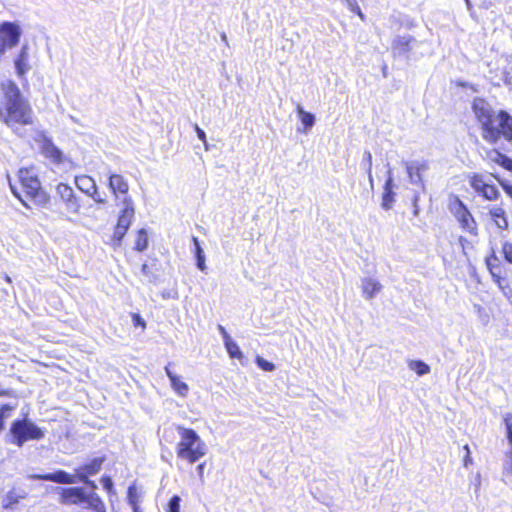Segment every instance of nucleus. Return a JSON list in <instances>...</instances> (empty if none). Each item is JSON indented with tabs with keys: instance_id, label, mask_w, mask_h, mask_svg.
<instances>
[{
	"instance_id": "nucleus-8",
	"label": "nucleus",
	"mask_w": 512,
	"mask_h": 512,
	"mask_svg": "<svg viewBox=\"0 0 512 512\" xmlns=\"http://www.w3.org/2000/svg\"><path fill=\"white\" fill-rule=\"evenodd\" d=\"M122 203L123 208L118 215L117 223L111 236V245L115 248L121 246L122 240L130 228L136 213L131 197H125Z\"/></svg>"
},
{
	"instance_id": "nucleus-7",
	"label": "nucleus",
	"mask_w": 512,
	"mask_h": 512,
	"mask_svg": "<svg viewBox=\"0 0 512 512\" xmlns=\"http://www.w3.org/2000/svg\"><path fill=\"white\" fill-rule=\"evenodd\" d=\"M11 443L22 447L28 441H39L44 438L45 430L38 427L28 418L14 420L9 428Z\"/></svg>"
},
{
	"instance_id": "nucleus-41",
	"label": "nucleus",
	"mask_w": 512,
	"mask_h": 512,
	"mask_svg": "<svg viewBox=\"0 0 512 512\" xmlns=\"http://www.w3.org/2000/svg\"><path fill=\"white\" fill-rule=\"evenodd\" d=\"M88 196L92 197L93 200L98 203V204H105L106 203V200L104 198H102L99 193L97 192V194H89Z\"/></svg>"
},
{
	"instance_id": "nucleus-12",
	"label": "nucleus",
	"mask_w": 512,
	"mask_h": 512,
	"mask_svg": "<svg viewBox=\"0 0 512 512\" xmlns=\"http://www.w3.org/2000/svg\"><path fill=\"white\" fill-rule=\"evenodd\" d=\"M56 195L55 202L61 212L67 214H78L80 212V201L68 184L59 183L56 186Z\"/></svg>"
},
{
	"instance_id": "nucleus-13",
	"label": "nucleus",
	"mask_w": 512,
	"mask_h": 512,
	"mask_svg": "<svg viewBox=\"0 0 512 512\" xmlns=\"http://www.w3.org/2000/svg\"><path fill=\"white\" fill-rule=\"evenodd\" d=\"M40 152L55 165H60L64 162L63 152L47 137H44L41 141Z\"/></svg>"
},
{
	"instance_id": "nucleus-21",
	"label": "nucleus",
	"mask_w": 512,
	"mask_h": 512,
	"mask_svg": "<svg viewBox=\"0 0 512 512\" xmlns=\"http://www.w3.org/2000/svg\"><path fill=\"white\" fill-rule=\"evenodd\" d=\"M382 289L379 281L372 278H365L362 281V293L368 300L374 298Z\"/></svg>"
},
{
	"instance_id": "nucleus-48",
	"label": "nucleus",
	"mask_w": 512,
	"mask_h": 512,
	"mask_svg": "<svg viewBox=\"0 0 512 512\" xmlns=\"http://www.w3.org/2000/svg\"><path fill=\"white\" fill-rule=\"evenodd\" d=\"M133 512H141V510H140V509H138V510H133Z\"/></svg>"
},
{
	"instance_id": "nucleus-45",
	"label": "nucleus",
	"mask_w": 512,
	"mask_h": 512,
	"mask_svg": "<svg viewBox=\"0 0 512 512\" xmlns=\"http://www.w3.org/2000/svg\"><path fill=\"white\" fill-rule=\"evenodd\" d=\"M414 170H418V168H416L414 166L407 167V172L409 173L410 176H412Z\"/></svg>"
},
{
	"instance_id": "nucleus-18",
	"label": "nucleus",
	"mask_w": 512,
	"mask_h": 512,
	"mask_svg": "<svg viewBox=\"0 0 512 512\" xmlns=\"http://www.w3.org/2000/svg\"><path fill=\"white\" fill-rule=\"evenodd\" d=\"M14 64L17 75L23 78L30 69L28 47L26 45L22 46L19 54L15 58Z\"/></svg>"
},
{
	"instance_id": "nucleus-6",
	"label": "nucleus",
	"mask_w": 512,
	"mask_h": 512,
	"mask_svg": "<svg viewBox=\"0 0 512 512\" xmlns=\"http://www.w3.org/2000/svg\"><path fill=\"white\" fill-rule=\"evenodd\" d=\"M59 503L62 505H85L94 512H107L101 497L95 493H87L83 487H61L58 489Z\"/></svg>"
},
{
	"instance_id": "nucleus-43",
	"label": "nucleus",
	"mask_w": 512,
	"mask_h": 512,
	"mask_svg": "<svg viewBox=\"0 0 512 512\" xmlns=\"http://www.w3.org/2000/svg\"><path fill=\"white\" fill-rule=\"evenodd\" d=\"M204 468H205V462L200 463L197 466V472H198L200 480H203V478H204Z\"/></svg>"
},
{
	"instance_id": "nucleus-16",
	"label": "nucleus",
	"mask_w": 512,
	"mask_h": 512,
	"mask_svg": "<svg viewBox=\"0 0 512 512\" xmlns=\"http://www.w3.org/2000/svg\"><path fill=\"white\" fill-rule=\"evenodd\" d=\"M485 154V161L488 164L498 165L512 173V158L508 157L496 148L488 149Z\"/></svg>"
},
{
	"instance_id": "nucleus-20",
	"label": "nucleus",
	"mask_w": 512,
	"mask_h": 512,
	"mask_svg": "<svg viewBox=\"0 0 512 512\" xmlns=\"http://www.w3.org/2000/svg\"><path fill=\"white\" fill-rule=\"evenodd\" d=\"M75 184L79 190L85 194H97V186L94 179L88 175H80L75 177Z\"/></svg>"
},
{
	"instance_id": "nucleus-28",
	"label": "nucleus",
	"mask_w": 512,
	"mask_h": 512,
	"mask_svg": "<svg viewBox=\"0 0 512 512\" xmlns=\"http://www.w3.org/2000/svg\"><path fill=\"white\" fill-rule=\"evenodd\" d=\"M410 368L414 370L419 376L428 374L430 372V367L428 364L421 360H414L410 363Z\"/></svg>"
},
{
	"instance_id": "nucleus-40",
	"label": "nucleus",
	"mask_w": 512,
	"mask_h": 512,
	"mask_svg": "<svg viewBox=\"0 0 512 512\" xmlns=\"http://www.w3.org/2000/svg\"><path fill=\"white\" fill-rule=\"evenodd\" d=\"M195 130H196V133H197V136L199 137V139L203 143H206V134H205V132L198 125H195Z\"/></svg>"
},
{
	"instance_id": "nucleus-35",
	"label": "nucleus",
	"mask_w": 512,
	"mask_h": 512,
	"mask_svg": "<svg viewBox=\"0 0 512 512\" xmlns=\"http://www.w3.org/2000/svg\"><path fill=\"white\" fill-rule=\"evenodd\" d=\"M14 410V406L10 404H1L0 405V421L4 423L5 419L9 416V413Z\"/></svg>"
},
{
	"instance_id": "nucleus-38",
	"label": "nucleus",
	"mask_w": 512,
	"mask_h": 512,
	"mask_svg": "<svg viewBox=\"0 0 512 512\" xmlns=\"http://www.w3.org/2000/svg\"><path fill=\"white\" fill-rule=\"evenodd\" d=\"M100 481H101V484H102L103 488L108 493H112L113 492V482H112L111 477H109L107 475L102 476Z\"/></svg>"
},
{
	"instance_id": "nucleus-32",
	"label": "nucleus",
	"mask_w": 512,
	"mask_h": 512,
	"mask_svg": "<svg viewBox=\"0 0 512 512\" xmlns=\"http://www.w3.org/2000/svg\"><path fill=\"white\" fill-rule=\"evenodd\" d=\"M255 363L263 371L272 372L273 370H275V365L261 356H256Z\"/></svg>"
},
{
	"instance_id": "nucleus-34",
	"label": "nucleus",
	"mask_w": 512,
	"mask_h": 512,
	"mask_svg": "<svg viewBox=\"0 0 512 512\" xmlns=\"http://www.w3.org/2000/svg\"><path fill=\"white\" fill-rule=\"evenodd\" d=\"M502 254L504 259L512 264V243L505 242L502 245Z\"/></svg>"
},
{
	"instance_id": "nucleus-11",
	"label": "nucleus",
	"mask_w": 512,
	"mask_h": 512,
	"mask_svg": "<svg viewBox=\"0 0 512 512\" xmlns=\"http://www.w3.org/2000/svg\"><path fill=\"white\" fill-rule=\"evenodd\" d=\"M467 181L474 193L484 201L496 202L500 199L498 187L489 182L483 173L472 172L467 176Z\"/></svg>"
},
{
	"instance_id": "nucleus-42",
	"label": "nucleus",
	"mask_w": 512,
	"mask_h": 512,
	"mask_svg": "<svg viewBox=\"0 0 512 512\" xmlns=\"http://www.w3.org/2000/svg\"><path fill=\"white\" fill-rule=\"evenodd\" d=\"M219 331H220V333H221V335L223 337L224 342H226L227 340L232 339L230 337V335L227 333L226 329L223 326H221V325L219 326Z\"/></svg>"
},
{
	"instance_id": "nucleus-44",
	"label": "nucleus",
	"mask_w": 512,
	"mask_h": 512,
	"mask_svg": "<svg viewBox=\"0 0 512 512\" xmlns=\"http://www.w3.org/2000/svg\"><path fill=\"white\" fill-rule=\"evenodd\" d=\"M141 271H142L143 274H145L147 276L153 275L149 265L146 264V263L142 264Z\"/></svg>"
},
{
	"instance_id": "nucleus-47",
	"label": "nucleus",
	"mask_w": 512,
	"mask_h": 512,
	"mask_svg": "<svg viewBox=\"0 0 512 512\" xmlns=\"http://www.w3.org/2000/svg\"><path fill=\"white\" fill-rule=\"evenodd\" d=\"M3 428H4V423H2V422L0 421V432L3 430Z\"/></svg>"
},
{
	"instance_id": "nucleus-17",
	"label": "nucleus",
	"mask_w": 512,
	"mask_h": 512,
	"mask_svg": "<svg viewBox=\"0 0 512 512\" xmlns=\"http://www.w3.org/2000/svg\"><path fill=\"white\" fill-rule=\"evenodd\" d=\"M415 38L411 35L397 36L392 42V50L398 55H404L412 50Z\"/></svg>"
},
{
	"instance_id": "nucleus-25",
	"label": "nucleus",
	"mask_w": 512,
	"mask_h": 512,
	"mask_svg": "<svg viewBox=\"0 0 512 512\" xmlns=\"http://www.w3.org/2000/svg\"><path fill=\"white\" fill-rule=\"evenodd\" d=\"M147 246H148L147 233L144 229H139L136 232L134 249L136 251L142 252L147 248Z\"/></svg>"
},
{
	"instance_id": "nucleus-5",
	"label": "nucleus",
	"mask_w": 512,
	"mask_h": 512,
	"mask_svg": "<svg viewBox=\"0 0 512 512\" xmlns=\"http://www.w3.org/2000/svg\"><path fill=\"white\" fill-rule=\"evenodd\" d=\"M176 430L180 436L176 446L179 459L194 464L206 455L207 446L194 429L178 425Z\"/></svg>"
},
{
	"instance_id": "nucleus-29",
	"label": "nucleus",
	"mask_w": 512,
	"mask_h": 512,
	"mask_svg": "<svg viewBox=\"0 0 512 512\" xmlns=\"http://www.w3.org/2000/svg\"><path fill=\"white\" fill-rule=\"evenodd\" d=\"M127 500L129 505L132 507V510H138L139 507V499L136 488L134 486H130L127 491Z\"/></svg>"
},
{
	"instance_id": "nucleus-10",
	"label": "nucleus",
	"mask_w": 512,
	"mask_h": 512,
	"mask_svg": "<svg viewBox=\"0 0 512 512\" xmlns=\"http://www.w3.org/2000/svg\"><path fill=\"white\" fill-rule=\"evenodd\" d=\"M448 209L453 217L457 220L462 230L473 236L478 234V225L475 218L465 203L458 196H453L450 198Z\"/></svg>"
},
{
	"instance_id": "nucleus-30",
	"label": "nucleus",
	"mask_w": 512,
	"mask_h": 512,
	"mask_svg": "<svg viewBox=\"0 0 512 512\" xmlns=\"http://www.w3.org/2000/svg\"><path fill=\"white\" fill-rule=\"evenodd\" d=\"M506 428V437L510 445V453L512 454V413H506L503 417Z\"/></svg>"
},
{
	"instance_id": "nucleus-19",
	"label": "nucleus",
	"mask_w": 512,
	"mask_h": 512,
	"mask_svg": "<svg viewBox=\"0 0 512 512\" xmlns=\"http://www.w3.org/2000/svg\"><path fill=\"white\" fill-rule=\"evenodd\" d=\"M394 183L393 179L389 177L383 186L382 202L381 206L383 209L389 210L395 201V193L393 191Z\"/></svg>"
},
{
	"instance_id": "nucleus-22",
	"label": "nucleus",
	"mask_w": 512,
	"mask_h": 512,
	"mask_svg": "<svg viewBox=\"0 0 512 512\" xmlns=\"http://www.w3.org/2000/svg\"><path fill=\"white\" fill-rule=\"evenodd\" d=\"M166 374L170 380L171 386L174 391L180 396H186L188 394L189 388L188 385L180 379L177 375H175L168 366L165 367Z\"/></svg>"
},
{
	"instance_id": "nucleus-4",
	"label": "nucleus",
	"mask_w": 512,
	"mask_h": 512,
	"mask_svg": "<svg viewBox=\"0 0 512 512\" xmlns=\"http://www.w3.org/2000/svg\"><path fill=\"white\" fill-rule=\"evenodd\" d=\"M18 176L22 194L14 189L13 193L25 207L32 208V205L44 207L49 204L50 196L42 189L38 177L30 169L21 168Z\"/></svg>"
},
{
	"instance_id": "nucleus-31",
	"label": "nucleus",
	"mask_w": 512,
	"mask_h": 512,
	"mask_svg": "<svg viewBox=\"0 0 512 512\" xmlns=\"http://www.w3.org/2000/svg\"><path fill=\"white\" fill-rule=\"evenodd\" d=\"M491 175L498 182L506 195L512 200V184L509 181L501 178L498 174Z\"/></svg>"
},
{
	"instance_id": "nucleus-24",
	"label": "nucleus",
	"mask_w": 512,
	"mask_h": 512,
	"mask_svg": "<svg viewBox=\"0 0 512 512\" xmlns=\"http://www.w3.org/2000/svg\"><path fill=\"white\" fill-rule=\"evenodd\" d=\"M24 498H25V495L20 496V495H17L14 490H10L6 494L5 498L3 499L2 507L4 509H11L19 503L20 499H24Z\"/></svg>"
},
{
	"instance_id": "nucleus-14",
	"label": "nucleus",
	"mask_w": 512,
	"mask_h": 512,
	"mask_svg": "<svg viewBox=\"0 0 512 512\" xmlns=\"http://www.w3.org/2000/svg\"><path fill=\"white\" fill-rule=\"evenodd\" d=\"M487 215L490 223L497 229L504 231L509 227L508 214L502 205H491L488 207Z\"/></svg>"
},
{
	"instance_id": "nucleus-39",
	"label": "nucleus",
	"mask_w": 512,
	"mask_h": 512,
	"mask_svg": "<svg viewBox=\"0 0 512 512\" xmlns=\"http://www.w3.org/2000/svg\"><path fill=\"white\" fill-rule=\"evenodd\" d=\"M349 8L353 13L357 14L362 20L365 19V15L362 13L359 5L355 1L349 4Z\"/></svg>"
},
{
	"instance_id": "nucleus-36",
	"label": "nucleus",
	"mask_w": 512,
	"mask_h": 512,
	"mask_svg": "<svg viewBox=\"0 0 512 512\" xmlns=\"http://www.w3.org/2000/svg\"><path fill=\"white\" fill-rule=\"evenodd\" d=\"M132 323L135 327H141L142 330H145L146 328V322L145 320L140 316L139 313H132L131 314Z\"/></svg>"
},
{
	"instance_id": "nucleus-9",
	"label": "nucleus",
	"mask_w": 512,
	"mask_h": 512,
	"mask_svg": "<svg viewBox=\"0 0 512 512\" xmlns=\"http://www.w3.org/2000/svg\"><path fill=\"white\" fill-rule=\"evenodd\" d=\"M485 262L494 283L498 286L504 296L512 302V283L507 276L505 266L501 263L495 251H492L486 257Z\"/></svg>"
},
{
	"instance_id": "nucleus-26",
	"label": "nucleus",
	"mask_w": 512,
	"mask_h": 512,
	"mask_svg": "<svg viewBox=\"0 0 512 512\" xmlns=\"http://www.w3.org/2000/svg\"><path fill=\"white\" fill-rule=\"evenodd\" d=\"M226 350L229 354V356L233 359H239L241 360L243 358V352L241 351L239 345L233 341L232 339L227 340L224 342Z\"/></svg>"
},
{
	"instance_id": "nucleus-1",
	"label": "nucleus",
	"mask_w": 512,
	"mask_h": 512,
	"mask_svg": "<svg viewBox=\"0 0 512 512\" xmlns=\"http://www.w3.org/2000/svg\"><path fill=\"white\" fill-rule=\"evenodd\" d=\"M471 109L484 141L491 145L501 139L512 143V116L507 111H495L483 97H475Z\"/></svg>"
},
{
	"instance_id": "nucleus-33",
	"label": "nucleus",
	"mask_w": 512,
	"mask_h": 512,
	"mask_svg": "<svg viewBox=\"0 0 512 512\" xmlns=\"http://www.w3.org/2000/svg\"><path fill=\"white\" fill-rule=\"evenodd\" d=\"M181 498L178 495H174L170 498L166 512H180Z\"/></svg>"
},
{
	"instance_id": "nucleus-15",
	"label": "nucleus",
	"mask_w": 512,
	"mask_h": 512,
	"mask_svg": "<svg viewBox=\"0 0 512 512\" xmlns=\"http://www.w3.org/2000/svg\"><path fill=\"white\" fill-rule=\"evenodd\" d=\"M108 187L115 198H118L120 196H123V199L125 197H130L128 195L129 183L127 179H125V177L121 174H110L108 178Z\"/></svg>"
},
{
	"instance_id": "nucleus-23",
	"label": "nucleus",
	"mask_w": 512,
	"mask_h": 512,
	"mask_svg": "<svg viewBox=\"0 0 512 512\" xmlns=\"http://www.w3.org/2000/svg\"><path fill=\"white\" fill-rule=\"evenodd\" d=\"M296 112L305 130H309L315 123L314 115L305 111L300 105L296 107Z\"/></svg>"
},
{
	"instance_id": "nucleus-37",
	"label": "nucleus",
	"mask_w": 512,
	"mask_h": 512,
	"mask_svg": "<svg viewBox=\"0 0 512 512\" xmlns=\"http://www.w3.org/2000/svg\"><path fill=\"white\" fill-rule=\"evenodd\" d=\"M463 450L465 451L464 457H463V465H464V467H468L473 462L469 445L465 444L463 446Z\"/></svg>"
},
{
	"instance_id": "nucleus-3",
	"label": "nucleus",
	"mask_w": 512,
	"mask_h": 512,
	"mask_svg": "<svg viewBox=\"0 0 512 512\" xmlns=\"http://www.w3.org/2000/svg\"><path fill=\"white\" fill-rule=\"evenodd\" d=\"M105 460V456L90 459L88 462L77 467L74 474H69L64 470H56L52 473L32 474L29 478L32 480L50 481L66 485L83 482L89 484L92 488H95L94 482L89 481V477L100 472Z\"/></svg>"
},
{
	"instance_id": "nucleus-46",
	"label": "nucleus",
	"mask_w": 512,
	"mask_h": 512,
	"mask_svg": "<svg viewBox=\"0 0 512 512\" xmlns=\"http://www.w3.org/2000/svg\"><path fill=\"white\" fill-rule=\"evenodd\" d=\"M366 156H367V160H368V163H369V168L371 167V162H372V155L370 152H366Z\"/></svg>"
},
{
	"instance_id": "nucleus-27",
	"label": "nucleus",
	"mask_w": 512,
	"mask_h": 512,
	"mask_svg": "<svg viewBox=\"0 0 512 512\" xmlns=\"http://www.w3.org/2000/svg\"><path fill=\"white\" fill-rule=\"evenodd\" d=\"M192 241H193V244H194V247H195V255H196V258H197V267L201 271H204L206 266H205V256H204L203 250H202V248L200 246V243H199V240H198L197 237H193Z\"/></svg>"
},
{
	"instance_id": "nucleus-2",
	"label": "nucleus",
	"mask_w": 512,
	"mask_h": 512,
	"mask_svg": "<svg viewBox=\"0 0 512 512\" xmlns=\"http://www.w3.org/2000/svg\"><path fill=\"white\" fill-rule=\"evenodd\" d=\"M0 121L16 130L34 124V112L18 85L12 80L0 83Z\"/></svg>"
}]
</instances>
